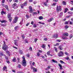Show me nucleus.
<instances>
[{
	"mask_svg": "<svg viewBox=\"0 0 73 73\" xmlns=\"http://www.w3.org/2000/svg\"><path fill=\"white\" fill-rule=\"evenodd\" d=\"M44 5L45 6H47V3L46 2H44Z\"/></svg>",
	"mask_w": 73,
	"mask_h": 73,
	"instance_id": "nucleus-37",
	"label": "nucleus"
},
{
	"mask_svg": "<svg viewBox=\"0 0 73 73\" xmlns=\"http://www.w3.org/2000/svg\"><path fill=\"white\" fill-rule=\"evenodd\" d=\"M54 49L55 52H58V51H57V48L54 47Z\"/></svg>",
	"mask_w": 73,
	"mask_h": 73,
	"instance_id": "nucleus-28",
	"label": "nucleus"
},
{
	"mask_svg": "<svg viewBox=\"0 0 73 73\" xmlns=\"http://www.w3.org/2000/svg\"><path fill=\"white\" fill-rule=\"evenodd\" d=\"M31 23L32 25H33V24H34V22L32 21L31 22Z\"/></svg>",
	"mask_w": 73,
	"mask_h": 73,
	"instance_id": "nucleus-60",
	"label": "nucleus"
},
{
	"mask_svg": "<svg viewBox=\"0 0 73 73\" xmlns=\"http://www.w3.org/2000/svg\"><path fill=\"white\" fill-rule=\"evenodd\" d=\"M73 37V35H72L71 34L70 35V38H72Z\"/></svg>",
	"mask_w": 73,
	"mask_h": 73,
	"instance_id": "nucleus-55",
	"label": "nucleus"
},
{
	"mask_svg": "<svg viewBox=\"0 0 73 73\" xmlns=\"http://www.w3.org/2000/svg\"><path fill=\"white\" fill-rule=\"evenodd\" d=\"M7 67H5V66H4L3 67V71H4L5 69H7Z\"/></svg>",
	"mask_w": 73,
	"mask_h": 73,
	"instance_id": "nucleus-26",
	"label": "nucleus"
},
{
	"mask_svg": "<svg viewBox=\"0 0 73 73\" xmlns=\"http://www.w3.org/2000/svg\"><path fill=\"white\" fill-rule=\"evenodd\" d=\"M50 53V51H48V52H47V55H48V56H49Z\"/></svg>",
	"mask_w": 73,
	"mask_h": 73,
	"instance_id": "nucleus-29",
	"label": "nucleus"
},
{
	"mask_svg": "<svg viewBox=\"0 0 73 73\" xmlns=\"http://www.w3.org/2000/svg\"><path fill=\"white\" fill-rule=\"evenodd\" d=\"M8 19L10 22H11V21H12V17H11L9 18Z\"/></svg>",
	"mask_w": 73,
	"mask_h": 73,
	"instance_id": "nucleus-23",
	"label": "nucleus"
},
{
	"mask_svg": "<svg viewBox=\"0 0 73 73\" xmlns=\"http://www.w3.org/2000/svg\"><path fill=\"white\" fill-rule=\"evenodd\" d=\"M63 16V13L62 12H61L60 13V15H59V17H61L62 16Z\"/></svg>",
	"mask_w": 73,
	"mask_h": 73,
	"instance_id": "nucleus-15",
	"label": "nucleus"
},
{
	"mask_svg": "<svg viewBox=\"0 0 73 73\" xmlns=\"http://www.w3.org/2000/svg\"><path fill=\"white\" fill-rule=\"evenodd\" d=\"M19 28V27L18 26L15 27V31H17V28Z\"/></svg>",
	"mask_w": 73,
	"mask_h": 73,
	"instance_id": "nucleus-31",
	"label": "nucleus"
},
{
	"mask_svg": "<svg viewBox=\"0 0 73 73\" xmlns=\"http://www.w3.org/2000/svg\"><path fill=\"white\" fill-rule=\"evenodd\" d=\"M57 42H58H58H60V41H61V40H58H58H56Z\"/></svg>",
	"mask_w": 73,
	"mask_h": 73,
	"instance_id": "nucleus-50",
	"label": "nucleus"
},
{
	"mask_svg": "<svg viewBox=\"0 0 73 73\" xmlns=\"http://www.w3.org/2000/svg\"><path fill=\"white\" fill-rule=\"evenodd\" d=\"M68 21H66L64 23V24H66L67 25H68Z\"/></svg>",
	"mask_w": 73,
	"mask_h": 73,
	"instance_id": "nucleus-38",
	"label": "nucleus"
},
{
	"mask_svg": "<svg viewBox=\"0 0 73 73\" xmlns=\"http://www.w3.org/2000/svg\"><path fill=\"white\" fill-rule=\"evenodd\" d=\"M22 59H23L22 61V64L24 66H26L27 65V61L26 60H25V58L24 56H23L22 57Z\"/></svg>",
	"mask_w": 73,
	"mask_h": 73,
	"instance_id": "nucleus-1",
	"label": "nucleus"
},
{
	"mask_svg": "<svg viewBox=\"0 0 73 73\" xmlns=\"http://www.w3.org/2000/svg\"><path fill=\"white\" fill-rule=\"evenodd\" d=\"M14 44L15 45H16V46H18V44L17 43H14Z\"/></svg>",
	"mask_w": 73,
	"mask_h": 73,
	"instance_id": "nucleus-61",
	"label": "nucleus"
},
{
	"mask_svg": "<svg viewBox=\"0 0 73 73\" xmlns=\"http://www.w3.org/2000/svg\"><path fill=\"white\" fill-rule=\"evenodd\" d=\"M56 4V3H53V4H52V5H54V6H55Z\"/></svg>",
	"mask_w": 73,
	"mask_h": 73,
	"instance_id": "nucleus-59",
	"label": "nucleus"
},
{
	"mask_svg": "<svg viewBox=\"0 0 73 73\" xmlns=\"http://www.w3.org/2000/svg\"><path fill=\"white\" fill-rule=\"evenodd\" d=\"M61 6H59V8H58V6L57 5L56 7V11L57 12H58L59 11H61Z\"/></svg>",
	"mask_w": 73,
	"mask_h": 73,
	"instance_id": "nucleus-5",
	"label": "nucleus"
},
{
	"mask_svg": "<svg viewBox=\"0 0 73 73\" xmlns=\"http://www.w3.org/2000/svg\"><path fill=\"white\" fill-rule=\"evenodd\" d=\"M59 48L60 50H63V48H62V47L61 46H59Z\"/></svg>",
	"mask_w": 73,
	"mask_h": 73,
	"instance_id": "nucleus-20",
	"label": "nucleus"
},
{
	"mask_svg": "<svg viewBox=\"0 0 73 73\" xmlns=\"http://www.w3.org/2000/svg\"><path fill=\"white\" fill-rule=\"evenodd\" d=\"M65 54L66 55H67V56H69V54L67 52H64Z\"/></svg>",
	"mask_w": 73,
	"mask_h": 73,
	"instance_id": "nucleus-42",
	"label": "nucleus"
},
{
	"mask_svg": "<svg viewBox=\"0 0 73 73\" xmlns=\"http://www.w3.org/2000/svg\"><path fill=\"white\" fill-rule=\"evenodd\" d=\"M21 65H20V64H18V68H19V69H20L21 68Z\"/></svg>",
	"mask_w": 73,
	"mask_h": 73,
	"instance_id": "nucleus-25",
	"label": "nucleus"
},
{
	"mask_svg": "<svg viewBox=\"0 0 73 73\" xmlns=\"http://www.w3.org/2000/svg\"><path fill=\"white\" fill-rule=\"evenodd\" d=\"M26 17L27 18V19H28V18H29V16L27 14L26 15Z\"/></svg>",
	"mask_w": 73,
	"mask_h": 73,
	"instance_id": "nucleus-36",
	"label": "nucleus"
},
{
	"mask_svg": "<svg viewBox=\"0 0 73 73\" xmlns=\"http://www.w3.org/2000/svg\"><path fill=\"white\" fill-rule=\"evenodd\" d=\"M69 11V10L68 8H65L64 9V13H66L67 12V11Z\"/></svg>",
	"mask_w": 73,
	"mask_h": 73,
	"instance_id": "nucleus-12",
	"label": "nucleus"
},
{
	"mask_svg": "<svg viewBox=\"0 0 73 73\" xmlns=\"http://www.w3.org/2000/svg\"><path fill=\"white\" fill-rule=\"evenodd\" d=\"M64 53H63V52L62 51H60L58 53V56L59 57H62V56H64Z\"/></svg>",
	"mask_w": 73,
	"mask_h": 73,
	"instance_id": "nucleus-4",
	"label": "nucleus"
},
{
	"mask_svg": "<svg viewBox=\"0 0 73 73\" xmlns=\"http://www.w3.org/2000/svg\"><path fill=\"white\" fill-rule=\"evenodd\" d=\"M71 16H72V15H70L69 16H67V18H69V17H71Z\"/></svg>",
	"mask_w": 73,
	"mask_h": 73,
	"instance_id": "nucleus-51",
	"label": "nucleus"
},
{
	"mask_svg": "<svg viewBox=\"0 0 73 73\" xmlns=\"http://www.w3.org/2000/svg\"><path fill=\"white\" fill-rule=\"evenodd\" d=\"M13 2L14 3H17L18 2V0H13Z\"/></svg>",
	"mask_w": 73,
	"mask_h": 73,
	"instance_id": "nucleus-35",
	"label": "nucleus"
},
{
	"mask_svg": "<svg viewBox=\"0 0 73 73\" xmlns=\"http://www.w3.org/2000/svg\"><path fill=\"white\" fill-rule=\"evenodd\" d=\"M41 47L42 48L45 49V48H46V45H45L44 44H42Z\"/></svg>",
	"mask_w": 73,
	"mask_h": 73,
	"instance_id": "nucleus-9",
	"label": "nucleus"
},
{
	"mask_svg": "<svg viewBox=\"0 0 73 73\" xmlns=\"http://www.w3.org/2000/svg\"><path fill=\"white\" fill-rule=\"evenodd\" d=\"M54 37L55 38H58V35L57 34H55L54 35Z\"/></svg>",
	"mask_w": 73,
	"mask_h": 73,
	"instance_id": "nucleus-11",
	"label": "nucleus"
},
{
	"mask_svg": "<svg viewBox=\"0 0 73 73\" xmlns=\"http://www.w3.org/2000/svg\"><path fill=\"white\" fill-rule=\"evenodd\" d=\"M63 35L64 36H65V37H68V36H69V34L67 33H64L63 34Z\"/></svg>",
	"mask_w": 73,
	"mask_h": 73,
	"instance_id": "nucleus-10",
	"label": "nucleus"
},
{
	"mask_svg": "<svg viewBox=\"0 0 73 73\" xmlns=\"http://www.w3.org/2000/svg\"><path fill=\"white\" fill-rule=\"evenodd\" d=\"M22 24H23V21L22 20V21H21V22H20V24H21V25Z\"/></svg>",
	"mask_w": 73,
	"mask_h": 73,
	"instance_id": "nucleus-62",
	"label": "nucleus"
},
{
	"mask_svg": "<svg viewBox=\"0 0 73 73\" xmlns=\"http://www.w3.org/2000/svg\"><path fill=\"white\" fill-rule=\"evenodd\" d=\"M14 43H17V40H14Z\"/></svg>",
	"mask_w": 73,
	"mask_h": 73,
	"instance_id": "nucleus-56",
	"label": "nucleus"
},
{
	"mask_svg": "<svg viewBox=\"0 0 73 73\" xmlns=\"http://www.w3.org/2000/svg\"><path fill=\"white\" fill-rule=\"evenodd\" d=\"M2 3H5V0H2Z\"/></svg>",
	"mask_w": 73,
	"mask_h": 73,
	"instance_id": "nucleus-54",
	"label": "nucleus"
},
{
	"mask_svg": "<svg viewBox=\"0 0 73 73\" xmlns=\"http://www.w3.org/2000/svg\"><path fill=\"white\" fill-rule=\"evenodd\" d=\"M17 73H23V72H17Z\"/></svg>",
	"mask_w": 73,
	"mask_h": 73,
	"instance_id": "nucleus-64",
	"label": "nucleus"
},
{
	"mask_svg": "<svg viewBox=\"0 0 73 73\" xmlns=\"http://www.w3.org/2000/svg\"><path fill=\"white\" fill-rule=\"evenodd\" d=\"M0 22H1V23H5L6 22V21H5V20H3V21H0Z\"/></svg>",
	"mask_w": 73,
	"mask_h": 73,
	"instance_id": "nucleus-27",
	"label": "nucleus"
},
{
	"mask_svg": "<svg viewBox=\"0 0 73 73\" xmlns=\"http://www.w3.org/2000/svg\"><path fill=\"white\" fill-rule=\"evenodd\" d=\"M60 62H61V63H62V64H64L65 62H64L62 60H60Z\"/></svg>",
	"mask_w": 73,
	"mask_h": 73,
	"instance_id": "nucleus-43",
	"label": "nucleus"
},
{
	"mask_svg": "<svg viewBox=\"0 0 73 73\" xmlns=\"http://www.w3.org/2000/svg\"><path fill=\"white\" fill-rule=\"evenodd\" d=\"M3 56V54L2 53H0V56L1 57V56Z\"/></svg>",
	"mask_w": 73,
	"mask_h": 73,
	"instance_id": "nucleus-48",
	"label": "nucleus"
},
{
	"mask_svg": "<svg viewBox=\"0 0 73 73\" xmlns=\"http://www.w3.org/2000/svg\"><path fill=\"white\" fill-rule=\"evenodd\" d=\"M53 20V18H51L48 20V22H50Z\"/></svg>",
	"mask_w": 73,
	"mask_h": 73,
	"instance_id": "nucleus-14",
	"label": "nucleus"
},
{
	"mask_svg": "<svg viewBox=\"0 0 73 73\" xmlns=\"http://www.w3.org/2000/svg\"><path fill=\"white\" fill-rule=\"evenodd\" d=\"M65 28H69V26L66 25L65 26Z\"/></svg>",
	"mask_w": 73,
	"mask_h": 73,
	"instance_id": "nucleus-40",
	"label": "nucleus"
},
{
	"mask_svg": "<svg viewBox=\"0 0 73 73\" xmlns=\"http://www.w3.org/2000/svg\"><path fill=\"white\" fill-rule=\"evenodd\" d=\"M19 52H20V53L21 54H23V51H22V50H20V51H19Z\"/></svg>",
	"mask_w": 73,
	"mask_h": 73,
	"instance_id": "nucleus-46",
	"label": "nucleus"
},
{
	"mask_svg": "<svg viewBox=\"0 0 73 73\" xmlns=\"http://www.w3.org/2000/svg\"><path fill=\"white\" fill-rule=\"evenodd\" d=\"M62 3L63 4V5H66V2L64 1H62Z\"/></svg>",
	"mask_w": 73,
	"mask_h": 73,
	"instance_id": "nucleus-19",
	"label": "nucleus"
},
{
	"mask_svg": "<svg viewBox=\"0 0 73 73\" xmlns=\"http://www.w3.org/2000/svg\"><path fill=\"white\" fill-rule=\"evenodd\" d=\"M34 28H36L37 27V25L34 24L33 25Z\"/></svg>",
	"mask_w": 73,
	"mask_h": 73,
	"instance_id": "nucleus-49",
	"label": "nucleus"
},
{
	"mask_svg": "<svg viewBox=\"0 0 73 73\" xmlns=\"http://www.w3.org/2000/svg\"><path fill=\"white\" fill-rule=\"evenodd\" d=\"M38 40L37 38H35V42H37V40Z\"/></svg>",
	"mask_w": 73,
	"mask_h": 73,
	"instance_id": "nucleus-47",
	"label": "nucleus"
},
{
	"mask_svg": "<svg viewBox=\"0 0 73 73\" xmlns=\"http://www.w3.org/2000/svg\"><path fill=\"white\" fill-rule=\"evenodd\" d=\"M70 25H73V22H72L70 21Z\"/></svg>",
	"mask_w": 73,
	"mask_h": 73,
	"instance_id": "nucleus-53",
	"label": "nucleus"
},
{
	"mask_svg": "<svg viewBox=\"0 0 73 73\" xmlns=\"http://www.w3.org/2000/svg\"><path fill=\"white\" fill-rule=\"evenodd\" d=\"M3 6L4 7H5L6 9H8V5H5L3 4Z\"/></svg>",
	"mask_w": 73,
	"mask_h": 73,
	"instance_id": "nucleus-13",
	"label": "nucleus"
},
{
	"mask_svg": "<svg viewBox=\"0 0 73 73\" xmlns=\"http://www.w3.org/2000/svg\"><path fill=\"white\" fill-rule=\"evenodd\" d=\"M1 25V26H2V27H6V25L4 24H2Z\"/></svg>",
	"mask_w": 73,
	"mask_h": 73,
	"instance_id": "nucleus-44",
	"label": "nucleus"
},
{
	"mask_svg": "<svg viewBox=\"0 0 73 73\" xmlns=\"http://www.w3.org/2000/svg\"><path fill=\"white\" fill-rule=\"evenodd\" d=\"M17 21H18V17H15L13 21V23L14 24H15V23H16Z\"/></svg>",
	"mask_w": 73,
	"mask_h": 73,
	"instance_id": "nucleus-6",
	"label": "nucleus"
},
{
	"mask_svg": "<svg viewBox=\"0 0 73 73\" xmlns=\"http://www.w3.org/2000/svg\"><path fill=\"white\" fill-rule=\"evenodd\" d=\"M58 65L59 66V67H60V69H62V65H61V64L59 63L58 64Z\"/></svg>",
	"mask_w": 73,
	"mask_h": 73,
	"instance_id": "nucleus-18",
	"label": "nucleus"
},
{
	"mask_svg": "<svg viewBox=\"0 0 73 73\" xmlns=\"http://www.w3.org/2000/svg\"><path fill=\"white\" fill-rule=\"evenodd\" d=\"M38 19H39V20H42V19H43L44 18H43V17L42 16H40L39 17Z\"/></svg>",
	"mask_w": 73,
	"mask_h": 73,
	"instance_id": "nucleus-16",
	"label": "nucleus"
},
{
	"mask_svg": "<svg viewBox=\"0 0 73 73\" xmlns=\"http://www.w3.org/2000/svg\"><path fill=\"white\" fill-rule=\"evenodd\" d=\"M52 61L53 62H55V63H57V61H56L54 59L52 60Z\"/></svg>",
	"mask_w": 73,
	"mask_h": 73,
	"instance_id": "nucleus-21",
	"label": "nucleus"
},
{
	"mask_svg": "<svg viewBox=\"0 0 73 73\" xmlns=\"http://www.w3.org/2000/svg\"><path fill=\"white\" fill-rule=\"evenodd\" d=\"M38 23L39 24H43V25H44L45 24V23L41 22H38Z\"/></svg>",
	"mask_w": 73,
	"mask_h": 73,
	"instance_id": "nucleus-32",
	"label": "nucleus"
},
{
	"mask_svg": "<svg viewBox=\"0 0 73 73\" xmlns=\"http://www.w3.org/2000/svg\"><path fill=\"white\" fill-rule=\"evenodd\" d=\"M7 63L8 64H10V62H9V61L8 60L6 61Z\"/></svg>",
	"mask_w": 73,
	"mask_h": 73,
	"instance_id": "nucleus-58",
	"label": "nucleus"
},
{
	"mask_svg": "<svg viewBox=\"0 0 73 73\" xmlns=\"http://www.w3.org/2000/svg\"><path fill=\"white\" fill-rule=\"evenodd\" d=\"M3 14H5V15L6 14L5 12H4V11H2L1 12V15H3Z\"/></svg>",
	"mask_w": 73,
	"mask_h": 73,
	"instance_id": "nucleus-24",
	"label": "nucleus"
},
{
	"mask_svg": "<svg viewBox=\"0 0 73 73\" xmlns=\"http://www.w3.org/2000/svg\"><path fill=\"white\" fill-rule=\"evenodd\" d=\"M34 15H37V13L36 12H34Z\"/></svg>",
	"mask_w": 73,
	"mask_h": 73,
	"instance_id": "nucleus-45",
	"label": "nucleus"
},
{
	"mask_svg": "<svg viewBox=\"0 0 73 73\" xmlns=\"http://www.w3.org/2000/svg\"><path fill=\"white\" fill-rule=\"evenodd\" d=\"M41 54H40L38 52L37 53V56H40V55Z\"/></svg>",
	"mask_w": 73,
	"mask_h": 73,
	"instance_id": "nucleus-34",
	"label": "nucleus"
},
{
	"mask_svg": "<svg viewBox=\"0 0 73 73\" xmlns=\"http://www.w3.org/2000/svg\"><path fill=\"white\" fill-rule=\"evenodd\" d=\"M25 41L26 42V43H28V41L27 40V39L25 40Z\"/></svg>",
	"mask_w": 73,
	"mask_h": 73,
	"instance_id": "nucleus-39",
	"label": "nucleus"
},
{
	"mask_svg": "<svg viewBox=\"0 0 73 73\" xmlns=\"http://www.w3.org/2000/svg\"><path fill=\"white\" fill-rule=\"evenodd\" d=\"M68 13H70V14H73V12H68Z\"/></svg>",
	"mask_w": 73,
	"mask_h": 73,
	"instance_id": "nucleus-52",
	"label": "nucleus"
},
{
	"mask_svg": "<svg viewBox=\"0 0 73 73\" xmlns=\"http://www.w3.org/2000/svg\"><path fill=\"white\" fill-rule=\"evenodd\" d=\"M7 17H8V18H10V17H11V14H8L7 15Z\"/></svg>",
	"mask_w": 73,
	"mask_h": 73,
	"instance_id": "nucleus-17",
	"label": "nucleus"
},
{
	"mask_svg": "<svg viewBox=\"0 0 73 73\" xmlns=\"http://www.w3.org/2000/svg\"><path fill=\"white\" fill-rule=\"evenodd\" d=\"M22 37L23 39H24V38H25V36H24V35H22Z\"/></svg>",
	"mask_w": 73,
	"mask_h": 73,
	"instance_id": "nucleus-57",
	"label": "nucleus"
},
{
	"mask_svg": "<svg viewBox=\"0 0 73 73\" xmlns=\"http://www.w3.org/2000/svg\"><path fill=\"white\" fill-rule=\"evenodd\" d=\"M29 12L31 13H33V10H32V7L30 6L29 7Z\"/></svg>",
	"mask_w": 73,
	"mask_h": 73,
	"instance_id": "nucleus-8",
	"label": "nucleus"
},
{
	"mask_svg": "<svg viewBox=\"0 0 73 73\" xmlns=\"http://www.w3.org/2000/svg\"><path fill=\"white\" fill-rule=\"evenodd\" d=\"M12 61H13V62H15L16 61V59L15 58H14L12 60Z\"/></svg>",
	"mask_w": 73,
	"mask_h": 73,
	"instance_id": "nucleus-30",
	"label": "nucleus"
},
{
	"mask_svg": "<svg viewBox=\"0 0 73 73\" xmlns=\"http://www.w3.org/2000/svg\"><path fill=\"white\" fill-rule=\"evenodd\" d=\"M29 50L30 51H32V48L31 47H30L29 48Z\"/></svg>",
	"mask_w": 73,
	"mask_h": 73,
	"instance_id": "nucleus-33",
	"label": "nucleus"
},
{
	"mask_svg": "<svg viewBox=\"0 0 73 73\" xmlns=\"http://www.w3.org/2000/svg\"><path fill=\"white\" fill-rule=\"evenodd\" d=\"M12 7L14 9H16V8H18V7L17 6V4L15 3H14L12 5Z\"/></svg>",
	"mask_w": 73,
	"mask_h": 73,
	"instance_id": "nucleus-7",
	"label": "nucleus"
},
{
	"mask_svg": "<svg viewBox=\"0 0 73 73\" xmlns=\"http://www.w3.org/2000/svg\"><path fill=\"white\" fill-rule=\"evenodd\" d=\"M46 73H50V71H48L47 72H46Z\"/></svg>",
	"mask_w": 73,
	"mask_h": 73,
	"instance_id": "nucleus-63",
	"label": "nucleus"
},
{
	"mask_svg": "<svg viewBox=\"0 0 73 73\" xmlns=\"http://www.w3.org/2000/svg\"><path fill=\"white\" fill-rule=\"evenodd\" d=\"M27 2L26 1L24 2V3H23L22 4H21V7L22 8V9H23V8H24V6H27Z\"/></svg>",
	"mask_w": 73,
	"mask_h": 73,
	"instance_id": "nucleus-3",
	"label": "nucleus"
},
{
	"mask_svg": "<svg viewBox=\"0 0 73 73\" xmlns=\"http://www.w3.org/2000/svg\"><path fill=\"white\" fill-rule=\"evenodd\" d=\"M50 66H48V67L45 69V70H49V69H50Z\"/></svg>",
	"mask_w": 73,
	"mask_h": 73,
	"instance_id": "nucleus-22",
	"label": "nucleus"
},
{
	"mask_svg": "<svg viewBox=\"0 0 73 73\" xmlns=\"http://www.w3.org/2000/svg\"><path fill=\"white\" fill-rule=\"evenodd\" d=\"M4 44L3 45V47H2L3 49L4 50H5L6 49H8V46H7L5 41H3Z\"/></svg>",
	"mask_w": 73,
	"mask_h": 73,
	"instance_id": "nucleus-2",
	"label": "nucleus"
},
{
	"mask_svg": "<svg viewBox=\"0 0 73 73\" xmlns=\"http://www.w3.org/2000/svg\"><path fill=\"white\" fill-rule=\"evenodd\" d=\"M33 70H34L35 72H37V69L34 68L33 69Z\"/></svg>",
	"mask_w": 73,
	"mask_h": 73,
	"instance_id": "nucleus-41",
	"label": "nucleus"
}]
</instances>
